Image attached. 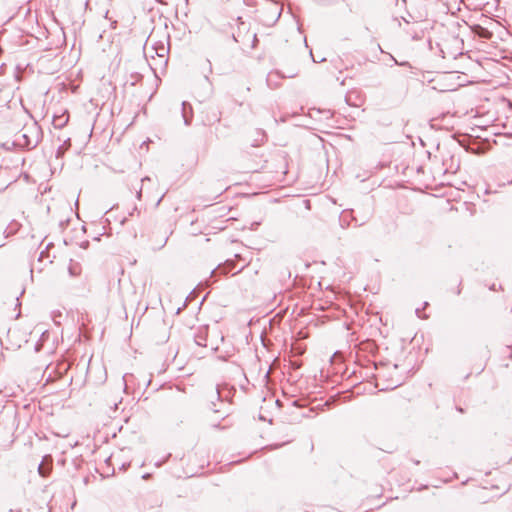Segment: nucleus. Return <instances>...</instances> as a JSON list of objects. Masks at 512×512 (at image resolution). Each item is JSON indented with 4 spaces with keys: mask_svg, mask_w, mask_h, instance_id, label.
<instances>
[{
    "mask_svg": "<svg viewBox=\"0 0 512 512\" xmlns=\"http://www.w3.org/2000/svg\"><path fill=\"white\" fill-rule=\"evenodd\" d=\"M42 138L41 127L37 122L25 125L21 131L15 135L14 143L22 148H35Z\"/></svg>",
    "mask_w": 512,
    "mask_h": 512,
    "instance_id": "obj_1",
    "label": "nucleus"
},
{
    "mask_svg": "<svg viewBox=\"0 0 512 512\" xmlns=\"http://www.w3.org/2000/svg\"><path fill=\"white\" fill-rule=\"evenodd\" d=\"M350 221H354L356 226H361L364 222L358 223L357 219L353 216V210H345L341 213L340 223L342 227H347L350 225Z\"/></svg>",
    "mask_w": 512,
    "mask_h": 512,
    "instance_id": "obj_2",
    "label": "nucleus"
},
{
    "mask_svg": "<svg viewBox=\"0 0 512 512\" xmlns=\"http://www.w3.org/2000/svg\"><path fill=\"white\" fill-rule=\"evenodd\" d=\"M182 108H181V114L184 120V124L186 126H189L191 124L192 118H193V109L190 103L183 101L182 102Z\"/></svg>",
    "mask_w": 512,
    "mask_h": 512,
    "instance_id": "obj_3",
    "label": "nucleus"
},
{
    "mask_svg": "<svg viewBox=\"0 0 512 512\" xmlns=\"http://www.w3.org/2000/svg\"><path fill=\"white\" fill-rule=\"evenodd\" d=\"M194 341L198 346L207 347V327H200L197 330Z\"/></svg>",
    "mask_w": 512,
    "mask_h": 512,
    "instance_id": "obj_4",
    "label": "nucleus"
},
{
    "mask_svg": "<svg viewBox=\"0 0 512 512\" xmlns=\"http://www.w3.org/2000/svg\"><path fill=\"white\" fill-rule=\"evenodd\" d=\"M69 121V114L67 111L63 112L60 115H55L53 117V126L56 129H62L64 126L67 125Z\"/></svg>",
    "mask_w": 512,
    "mask_h": 512,
    "instance_id": "obj_5",
    "label": "nucleus"
},
{
    "mask_svg": "<svg viewBox=\"0 0 512 512\" xmlns=\"http://www.w3.org/2000/svg\"><path fill=\"white\" fill-rule=\"evenodd\" d=\"M82 268L78 262H74L70 260V264L68 266L69 275L72 277H77L81 274Z\"/></svg>",
    "mask_w": 512,
    "mask_h": 512,
    "instance_id": "obj_6",
    "label": "nucleus"
},
{
    "mask_svg": "<svg viewBox=\"0 0 512 512\" xmlns=\"http://www.w3.org/2000/svg\"><path fill=\"white\" fill-rule=\"evenodd\" d=\"M255 134H256V138L254 139L253 143H252V146L254 147H257V146H260L261 144H263L266 140V133L261 130V129H257L255 131Z\"/></svg>",
    "mask_w": 512,
    "mask_h": 512,
    "instance_id": "obj_7",
    "label": "nucleus"
},
{
    "mask_svg": "<svg viewBox=\"0 0 512 512\" xmlns=\"http://www.w3.org/2000/svg\"><path fill=\"white\" fill-rule=\"evenodd\" d=\"M71 147L70 138L63 141V144L57 148L56 157H62L64 153Z\"/></svg>",
    "mask_w": 512,
    "mask_h": 512,
    "instance_id": "obj_8",
    "label": "nucleus"
},
{
    "mask_svg": "<svg viewBox=\"0 0 512 512\" xmlns=\"http://www.w3.org/2000/svg\"><path fill=\"white\" fill-rule=\"evenodd\" d=\"M155 53L160 58H165L168 53V48H166L163 44L155 48Z\"/></svg>",
    "mask_w": 512,
    "mask_h": 512,
    "instance_id": "obj_9",
    "label": "nucleus"
},
{
    "mask_svg": "<svg viewBox=\"0 0 512 512\" xmlns=\"http://www.w3.org/2000/svg\"><path fill=\"white\" fill-rule=\"evenodd\" d=\"M8 186L7 180L5 179L2 168L0 167V192L5 190Z\"/></svg>",
    "mask_w": 512,
    "mask_h": 512,
    "instance_id": "obj_10",
    "label": "nucleus"
},
{
    "mask_svg": "<svg viewBox=\"0 0 512 512\" xmlns=\"http://www.w3.org/2000/svg\"><path fill=\"white\" fill-rule=\"evenodd\" d=\"M38 471H39V474L41 476H47L48 474V470H46L44 467H43V464H40L39 467H38Z\"/></svg>",
    "mask_w": 512,
    "mask_h": 512,
    "instance_id": "obj_11",
    "label": "nucleus"
},
{
    "mask_svg": "<svg viewBox=\"0 0 512 512\" xmlns=\"http://www.w3.org/2000/svg\"><path fill=\"white\" fill-rule=\"evenodd\" d=\"M391 58L397 65H400V66H408L409 65L408 62H398L393 56H391Z\"/></svg>",
    "mask_w": 512,
    "mask_h": 512,
    "instance_id": "obj_12",
    "label": "nucleus"
},
{
    "mask_svg": "<svg viewBox=\"0 0 512 512\" xmlns=\"http://www.w3.org/2000/svg\"><path fill=\"white\" fill-rule=\"evenodd\" d=\"M480 29H481V31H482V32H481V34H480V36H481V37H487V36H488V34H489V32H488L486 29H484V28H481V27H480Z\"/></svg>",
    "mask_w": 512,
    "mask_h": 512,
    "instance_id": "obj_13",
    "label": "nucleus"
},
{
    "mask_svg": "<svg viewBox=\"0 0 512 512\" xmlns=\"http://www.w3.org/2000/svg\"><path fill=\"white\" fill-rule=\"evenodd\" d=\"M136 197H137L138 200H141V198H142V187H140L139 190H137Z\"/></svg>",
    "mask_w": 512,
    "mask_h": 512,
    "instance_id": "obj_14",
    "label": "nucleus"
},
{
    "mask_svg": "<svg viewBox=\"0 0 512 512\" xmlns=\"http://www.w3.org/2000/svg\"><path fill=\"white\" fill-rule=\"evenodd\" d=\"M145 181H150V177L146 176L141 179V182L144 183Z\"/></svg>",
    "mask_w": 512,
    "mask_h": 512,
    "instance_id": "obj_15",
    "label": "nucleus"
},
{
    "mask_svg": "<svg viewBox=\"0 0 512 512\" xmlns=\"http://www.w3.org/2000/svg\"><path fill=\"white\" fill-rule=\"evenodd\" d=\"M21 302L19 301V297H16V307H20Z\"/></svg>",
    "mask_w": 512,
    "mask_h": 512,
    "instance_id": "obj_16",
    "label": "nucleus"
},
{
    "mask_svg": "<svg viewBox=\"0 0 512 512\" xmlns=\"http://www.w3.org/2000/svg\"><path fill=\"white\" fill-rule=\"evenodd\" d=\"M216 394H217V398L220 399L221 398V394H220V390L218 388L216 390Z\"/></svg>",
    "mask_w": 512,
    "mask_h": 512,
    "instance_id": "obj_17",
    "label": "nucleus"
},
{
    "mask_svg": "<svg viewBox=\"0 0 512 512\" xmlns=\"http://www.w3.org/2000/svg\"><path fill=\"white\" fill-rule=\"evenodd\" d=\"M163 197H164V195H162V196L159 198V200L157 201V205H159V203L162 201Z\"/></svg>",
    "mask_w": 512,
    "mask_h": 512,
    "instance_id": "obj_18",
    "label": "nucleus"
},
{
    "mask_svg": "<svg viewBox=\"0 0 512 512\" xmlns=\"http://www.w3.org/2000/svg\"><path fill=\"white\" fill-rule=\"evenodd\" d=\"M129 465H130L129 463H128V464H123V465H122V468H123V469H126L127 467H129Z\"/></svg>",
    "mask_w": 512,
    "mask_h": 512,
    "instance_id": "obj_19",
    "label": "nucleus"
},
{
    "mask_svg": "<svg viewBox=\"0 0 512 512\" xmlns=\"http://www.w3.org/2000/svg\"><path fill=\"white\" fill-rule=\"evenodd\" d=\"M135 211H137V207L133 208V211L130 213V215L132 216Z\"/></svg>",
    "mask_w": 512,
    "mask_h": 512,
    "instance_id": "obj_20",
    "label": "nucleus"
},
{
    "mask_svg": "<svg viewBox=\"0 0 512 512\" xmlns=\"http://www.w3.org/2000/svg\"><path fill=\"white\" fill-rule=\"evenodd\" d=\"M416 314H417L419 317H421V316H420V310H419V309H416Z\"/></svg>",
    "mask_w": 512,
    "mask_h": 512,
    "instance_id": "obj_21",
    "label": "nucleus"
}]
</instances>
